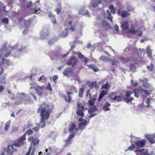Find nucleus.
<instances>
[{
  "mask_svg": "<svg viewBox=\"0 0 155 155\" xmlns=\"http://www.w3.org/2000/svg\"><path fill=\"white\" fill-rule=\"evenodd\" d=\"M52 109L49 105L44 102L40 105L38 109L37 112L40 113L41 117L39 125L41 128H43L46 126L45 120L49 117L50 113L52 111Z\"/></svg>",
  "mask_w": 155,
  "mask_h": 155,
  "instance_id": "1",
  "label": "nucleus"
},
{
  "mask_svg": "<svg viewBox=\"0 0 155 155\" xmlns=\"http://www.w3.org/2000/svg\"><path fill=\"white\" fill-rule=\"evenodd\" d=\"M143 89L142 88L138 87L134 89L133 92L130 91H127L125 93V97L124 99L126 103H128L133 100V98L130 97L133 93H134V95L137 97H138L139 96L141 95L143 96Z\"/></svg>",
  "mask_w": 155,
  "mask_h": 155,
  "instance_id": "2",
  "label": "nucleus"
},
{
  "mask_svg": "<svg viewBox=\"0 0 155 155\" xmlns=\"http://www.w3.org/2000/svg\"><path fill=\"white\" fill-rule=\"evenodd\" d=\"M28 140L31 143L28 152L25 155H34L36 148L35 147L38 145L39 140L37 137H35L33 136L29 137Z\"/></svg>",
  "mask_w": 155,
  "mask_h": 155,
  "instance_id": "3",
  "label": "nucleus"
},
{
  "mask_svg": "<svg viewBox=\"0 0 155 155\" xmlns=\"http://www.w3.org/2000/svg\"><path fill=\"white\" fill-rule=\"evenodd\" d=\"M49 56L51 60L59 59L60 60L66 57L68 53L66 54L62 55L59 51H52L49 53Z\"/></svg>",
  "mask_w": 155,
  "mask_h": 155,
  "instance_id": "4",
  "label": "nucleus"
},
{
  "mask_svg": "<svg viewBox=\"0 0 155 155\" xmlns=\"http://www.w3.org/2000/svg\"><path fill=\"white\" fill-rule=\"evenodd\" d=\"M77 105L76 114L78 116L81 117L78 120L79 121L81 122L83 120L82 118L84 115L83 111L86 110L87 108H85L81 104H78Z\"/></svg>",
  "mask_w": 155,
  "mask_h": 155,
  "instance_id": "5",
  "label": "nucleus"
},
{
  "mask_svg": "<svg viewBox=\"0 0 155 155\" xmlns=\"http://www.w3.org/2000/svg\"><path fill=\"white\" fill-rule=\"evenodd\" d=\"M26 140V134H25L15 141L13 143V145L18 147H22L26 143L25 142Z\"/></svg>",
  "mask_w": 155,
  "mask_h": 155,
  "instance_id": "6",
  "label": "nucleus"
},
{
  "mask_svg": "<svg viewBox=\"0 0 155 155\" xmlns=\"http://www.w3.org/2000/svg\"><path fill=\"white\" fill-rule=\"evenodd\" d=\"M4 64L8 66L11 64V63L9 60L5 59L4 58H2V61L0 63V76L2 75L4 72V69L2 67Z\"/></svg>",
  "mask_w": 155,
  "mask_h": 155,
  "instance_id": "7",
  "label": "nucleus"
},
{
  "mask_svg": "<svg viewBox=\"0 0 155 155\" xmlns=\"http://www.w3.org/2000/svg\"><path fill=\"white\" fill-rule=\"evenodd\" d=\"M15 147L13 143L12 145H8L6 151L8 154L12 155L14 152L17 151V149Z\"/></svg>",
  "mask_w": 155,
  "mask_h": 155,
  "instance_id": "8",
  "label": "nucleus"
},
{
  "mask_svg": "<svg viewBox=\"0 0 155 155\" xmlns=\"http://www.w3.org/2000/svg\"><path fill=\"white\" fill-rule=\"evenodd\" d=\"M89 61L88 59L87 58H85L84 60V63L85 65L87 66L89 68L92 69L95 72H97L99 71V69L95 65L91 64L90 65H87V64Z\"/></svg>",
  "mask_w": 155,
  "mask_h": 155,
  "instance_id": "9",
  "label": "nucleus"
},
{
  "mask_svg": "<svg viewBox=\"0 0 155 155\" xmlns=\"http://www.w3.org/2000/svg\"><path fill=\"white\" fill-rule=\"evenodd\" d=\"M146 141L145 140H139L135 141L134 143L137 147V149L138 148H141L143 147L145 145Z\"/></svg>",
  "mask_w": 155,
  "mask_h": 155,
  "instance_id": "10",
  "label": "nucleus"
},
{
  "mask_svg": "<svg viewBox=\"0 0 155 155\" xmlns=\"http://www.w3.org/2000/svg\"><path fill=\"white\" fill-rule=\"evenodd\" d=\"M44 88L43 86H38L37 87H34L37 94L40 96H42L43 95Z\"/></svg>",
  "mask_w": 155,
  "mask_h": 155,
  "instance_id": "11",
  "label": "nucleus"
},
{
  "mask_svg": "<svg viewBox=\"0 0 155 155\" xmlns=\"http://www.w3.org/2000/svg\"><path fill=\"white\" fill-rule=\"evenodd\" d=\"M115 93L112 92L109 95V98H111L114 101H117V102H119L122 101L121 96H115L113 97Z\"/></svg>",
  "mask_w": 155,
  "mask_h": 155,
  "instance_id": "12",
  "label": "nucleus"
},
{
  "mask_svg": "<svg viewBox=\"0 0 155 155\" xmlns=\"http://www.w3.org/2000/svg\"><path fill=\"white\" fill-rule=\"evenodd\" d=\"M117 13L118 15H119L120 14V16L123 18H125L127 17L130 15V13L127 12V11L123 10L122 12H121V10L120 9L118 10Z\"/></svg>",
  "mask_w": 155,
  "mask_h": 155,
  "instance_id": "13",
  "label": "nucleus"
},
{
  "mask_svg": "<svg viewBox=\"0 0 155 155\" xmlns=\"http://www.w3.org/2000/svg\"><path fill=\"white\" fill-rule=\"evenodd\" d=\"M77 61L76 58L74 56H72L68 61V65H71L73 67L76 64Z\"/></svg>",
  "mask_w": 155,
  "mask_h": 155,
  "instance_id": "14",
  "label": "nucleus"
},
{
  "mask_svg": "<svg viewBox=\"0 0 155 155\" xmlns=\"http://www.w3.org/2000/svg\"><path fill=\"white\" fill-rule=\"evenodd\" d=\"M87 124V121L86 120H84V121L80 123L78 125V129L81 130V131L84 130L85 127Z\"/></svg>",
  "mask_w": 155,
  "mask_h": 155,
  "instance_id": "15",
  "label": "nucleus"
},
{
  "mask_svg": "<svg viewBox=\"0 0 155 155\" xmlns=\"http://www.w3.org/2000/svg\"><path fill=\"white\" fill-rule=\"evenodd\" d=\"M68 24L69 25V28L70 31L72 32L76 30V24L75 23H72L71 21L68 22Z\"/></svg>",
  "mask_w": 155,
  "mask_h": 155,
  "instance_id": "16",
  "label": "nucleus"
},
{
  "mask_svg": "<svg viewBox=\"0 0 155 155\" xmlns=\"http://www.w3.org/2000/svg\"><path fill=\"white\" fill-rule=\"evenodd\" d=\"M75 127L76 126L73 123H70V127L68 129L69 132L70 133L73 132L74 129H75L74 130L75 131H77L78 130V129L75 128Z\"/></svg>",
  "mask_w": 155,
  "mask_h": 155,
  "instance_id": "17",
  "label": "nucleus"
},
{
  "mask_svg": "<svg viewBox=\"0 0 155 155\" xmlns=\"http://www.w3.org/2000/svg\"><path fill=\"white\" fill-rule=\"evenodd\" d=\"M108 91H107L103 90L102 91L101 93L100 94L98 98V101H100L102 98L106 95L107 94Z\"/></svg>",
  "mask_w": 155,
  "mask_h": 155,
  "instance_id": "18",
  "label": "nucleus"
},
{
  "mask_svg": "<svg viewBox=\"0 0 155 155\" xmlns=\"http://www.w3.org/2000/svg\"><path fill=\"white\" fill-rule=\"evenodd\" d=\"M62 5L60 3H58L57 5V6L54 11H55L57 14H60L61 12L62 9Z\"/></svg>",
  "mask_w": 155,
  "mask_h": 155,
  "instance_id": "19",
  "label": "nucleus"
},
{
  "mask_svg": "<svg viewBox=\"0 0 155 155\" xmlns=\"http://www.w3.org/2000/svg\"><path fill=\"white\" fill-rule=\"evenodd\" d=\"M2 75L0 76V82L2 84H5L6 83V76L7 75V74H5L2 76Z\"/></svg>",
  "mask_w": 155,
  "mask_h": 155,
  "instance_id": "20",
  "label": "nucleus"
},
{
  "mask_svg": "<svg viewBox=\"0 0 155 155\" xmlns=\"http://www.w3.org/2000/svg\"><path fill=\"white\" fill-rule=\"evenodd\" d=\"M101 3V0H93L92 2V5L93 7H96L99 4Z\"/></svg>",
  "mask_w": 155,
  "mask_h": 155,
  "instance_id": "21",
  "label": "nucleus"
},
{
  "mask_svg": "<svg viewBox=\"0 0 155 155\" xmlns=\"http://www.w3.org/2000/svg\"><path fill=\"white\" fill-rule=\"evenodd\" d=\"M110 87V84L108 83L107 81L103 85L101 86V89H105L106 90V91H108L109 90Z\"/></svg>",
  "mask_w": 155,
  "mask_h": 155,
  "instance_id": "22",
  "label": "nucleus"
},
{
  "mask_svg": "<svg viewBox=\"0 0 155 155\" xmlns=\"http://www.w3.org/2000/svg\"><path fill=\"white\" fill-rule=\"evenodd\" d=\"M111 105L108 102H106L103 106V109L104 111H107L110 110L109 107Z\"/></svg>",
  "mask_w": 155,
  "mask_h": 155,
  "instance_id": "23",
  "label": "nucleus"
},
{
  "mask_svg": "<svg viewBox=\"0 0 155 155\" xmlns=\"http://www.w3.org/2000/svg\"><path fill=\"white\" fill-rule=\"evenodd\" d=\"M121 27L123 30H125L128 28V24L127 21H124L121 25Z\"/></svg>",
  "mask_w": 155,
  "mask_h": 155,
  "instance_id": "24",
  "label": "nucleus"
},
{
  "mask_svg": "<svg viewBox=\"0 0 155 155\" xmlns=\"http://www.w3.org/2000/svg\"><path fill=\"white\" fill-rule=\"evenodd\" d=\"M49 17L51 18V21L54 24H57L56 20L54 15H53L51 13L49 15Z\"/></svg>",
  "mask_w": 155,
  "mask_h": 155,
  "instance_id": "25",
  "label": "nucleus"
},
{
  "mask_svg": "<svg viewBox=\"0 0 155 155\" xmlns=\"http://www.w3.org/2000/svg\"><path fill=\"white\" fill-rule=\"evenodd\" d=\"M146 137L151 143L153 144L155 142V140H154L152 136L148 135Z\"/></svg>",
  "mask_w": 155,
  "mask_h": 155,
  "instance_id": "26",
  "label": "nucleus"
},
{
  "mask_svg": "<svg viewBox=\"0 0 155 155\" xmlns=\"http://www.w3.org/2000/svg\"><path fill=\"white\" fill-rule=\"evenodd\" d=\"M97 109L95 106H93L90 107L88 110V112L90 114L94 112L96 110H97Z\"/></svg>",
  "mask_w": 155,
  "mask_h": 155,
  "instance_id": "27",
  "label": "nucleus"
},
{
  "mask_svg": "<svg viewBox=\"0 0 155 155\" xmlns=\"http://www.w3.org/2000/svg\"><path fill=\"white\" fill-rule=\"evenodd\" d=\"M89 87L91 89H93L94 87L95 88H98L99 87V86L97 84L96 82H94L90 84Z\"/></svg>",
  "mask_w": 155,
  "mask_h": 155,
  "instance_id": "28",
  "label": "nucleus"
},
{
  "mask_svg": "<svg viewBox=\"0 0 155 155\" xmlns=\"http://www.w3.org/2000/svg\"><path fill=\"white\" fill-rule=\"evenodd\" d=\"M96 101L95 98H92L88 101V103L89 105L90 106H94L95 103V101Z\"/></svg>",
  "mask_w": 155,
  "mask_h": 155,
  "instance_id": "29",
  "label": "nucleus"
},
{
  "mask_svg": "<svg viewBox=\"0 0 155 155\" xmlns=\"http://www.w3.org/2000/svg\"><path fill=\"white\" fill-rule=\"evenodd\" d=\"M101 24L103 26L105 27H109L110 25L109 22L105 20L103 21L102 22Z\"/></svg>",
  "mask_w": 155,
  "mask_h": 155,
  "instance_id": "30",
  "label": "nucleus"
},
{
  "mask_svg": "<svg viewBox=\"0 0 155 155\" xmlns=\"http://www.w3.org/2000/svg\"><path fill=\"white\" fill-rule=\"evenodd\" d=\"M11 123V121L9 120L5 124V130L6 131H8V130L10 126Z\"/></svg>",
  "mask_w": 155,
  "mask_h": 155,
  "instance_id": "31",
  "label": "nucleus"
},
{
  "mask_svg": "<svg viewBox=\"0 0 155 155\" xmlns=\"http://www.w3.org/2000/svg\"><path fill=\"white\" fill-rule=\"evenodd\" d=\"M68 34V28H65V30L64 31H63L62 33L61 36L62 37H65L67 36Z\"/></svg>",
  "mask_w": 155,
  "mask_h": 155,
  "instance_id": "32",
  "label": "nucleus"
},
{
  "mask_svg": "<svg viewBox=\"0 0 155 155\" xmlns=\"http://www.w3.org/2000/svg\"><path fill=\"white\" fill-rule=\"evenodd\" d=\"M107 14L108 15V16L107 17V18L108 20L112 22V18L113 17L111 16V15L110 13V12L108 10H107Z\"/></svg>",
  "mask_w": 155,
  "mask_h": 155,
  "instance_id": "33",
  "label": "nucleus"
},
{
  "mask_svg": "<svg viewBox=\"0 0 155 155\" xmlns=\"http://www.w3.org/2000/svg\"><path fill=\"white\" fill-rule=\"evenodd\" d=\"M38 80L40 82H45L47 81V78L44 75H42L39 78Z\"/></svg>",
  "mask_w": 155,
  "mask_h": 155,
  "instance_id": "34",
  "label": "nucleus"
},
{
  "mask_svg": "<svg viewBox=\"0 0 155 155\" xmlns=\"http://www.w3.org/2000/svg\"><path fill=\"white\" fill-rule=\"evenodd\" d=\"M143 97H146L148 95H150V93L148 90H144L143 89Z\"/></svg>",
  "mask_w": 155,
  "mask_h": 155,
  "instance_id": "35",
  "label": "nucleus"
},
{
  "mask_svg": "<svg viewBox=\"0 0 155 155\" xmlns=\"http://www.w3.org/2000/svg\"><path fill=\"white\" fill-rule=\"evenodd\" d=\"M84 90V88H81L80 89L79 92V96L80 97H83Z\"/></svg>",
  "mask_w": 155,
  "mask_h": 155,
  "instance_id": "36",
  "label": "nucleus"
},
{
  "mask_svg": "<svg viewBox=\"0 0 155 155\" xmlns=\"http://www.w3.org/2000/svg\"><path fill=\"white\" fill-rule=\"evenodd\" d=\"M147 67L150 71H153L154 70V67L152 63H151L149 65L147 66Z\"/></svg>",
  "mask_w": 155,
  "mask_h": 155,
  "instance_id": "37",
  "label": "nucleus"
},
{
  "mask_svg": "<svg viewBox=\"0 0 155 155\" xmlns=\"http://www.w3.org/2000/svg\"><path fill=\"white\" fill-rule=\"evenodd\" d=\"M109 9L110 10L111 12L114 14L115 13V8H114L113 5H110L109 6Z\"/></svg>",
  "mask_w": 155,
  "mask_h": 155,
  "instance_id": "38",
  "label": "nucleus"
},
{
  "mask_svg": "<svg viewBox=\"0 0 155 155\" xmlns=\"http://www.w3.org/2000/svg\"><path fill=\"white\" fill-rule=\"evenodd\" d=\"M71 133L69 135L68 137V144L70 143V140L73 138L74 136V132Z\"/></svg>",
  "mask_w": 155,
  "mask_h": 155,
  "instance_id": "39",
  "label": "nucleus"
},
{
  "mask_svg": "<svg viewBox=\"0 0 155 155\" xmlns=\"http://www.w3.org/2000/svg\"><path fill=\"white\" fill-rule=\"evenodd\" d=\"M2 21L4 24L7 25L9 21L8 19L7 18H4L2 19Z\"/></svg>",
  "mask_w": 155,
  "mask_h": 155,
  "instance_id": "40",
  "label": "nucleus"
},
{
  "mask_svg": "<svg viewBox=\"0 0 155 155\" xmlns=\"http://www.w3.org/2000/svg\"><path fill=\"white\" fill-rule=\"evenodd\" d=\"M135 148V145L134 144H131L130 146L128 147L127 149V150H133Z\"/></svg>",
  "mask_w": 155,
  "mask_h": 155,
  "instance_id": "41",
  "label": "nucleus"
},
{
  "mask_svg": "<svg viewBox=\"0 0 155 155\" xmlns=\"http://www.w3.org/2000/svg\"><path fill=\"white\" fill-rule=\"evenodd\" d=\"M129 31L131 33L133 34H135L137 32V31L134 30L133 28H130L129 29Z\"/></svg>",
  "mask_w": 155,
  "mask_h": 155,
  "instance_id": "42",
  "label": "nucleus"
},
{
  "mask_svg": "<svg viewBox=\"0 0 155 155\" xmlns=\"http://www.w3.org/2000/svg\"><path fill=\"white\" fill-rule=\"evenodd\" d=\"M77 54L78 55L79 58L81 59H83L85 57L84 55L82 54L81 53L79 52H78Z\"/></svg>",
  "mask_w": 155,
  "mask_h": 155,
  "instance_id": "43",
  "label": "nucleus"
},
{
  "mask_svg": "<svg viewBox=\"0 0 155 155\" xmlns=\"http://www.w3.org/2000/svg\"><path fill=\"white\" fill-rule=\"evenodd\" d=\"M130 70L134 71L135 69V67L133 64H130Z\"/></svg>",
  "mask_w": 155,
  "mask_h": 155,
  "instance_id": "44",
  "label": "nucleus"
},
{
  "mask_svg": "<svg viewBox=\"0 0 155 155\" xmlns=\"http://www.w3.org/2000/svg\"><path fill=\"white\" fill-rule=\"evenodd\" d=\"M100 60L104 61H107L108 58L106 56H102L100 58Z\"/></svg>",
  "mask_w": 155,
  "mask_h": 155,
  "instance_id": "45",
  "label": "nucleus"
},
{
  "mask_svg": "<svg viewBox=\"0 0 155 155\" xmlns=\"http://www.w3.org/2000/svg\"><path fill=\"white\" fill-rule=\"evenodd\" d=\"M147 53L148 57H152V53L150 48L147 49Z\"/></svg>",
  "mask_w": 155,
  "mask_h": 155,
  "instance_id": "46",
  "label": "nucleus"
},
{
  "mask_svg": "<svg viewBox=\"0 0 155 155\" xmlns=\"http://www.w3.org/2000/svg\"><path fill=\"white\" fill-rule=\"evenodd\" d=\"M33 131L29 129L27 130L26 133V134L28 135H31L33 134Z\"/></svg>",
  "mask_w": 155,
  "mask_h": 155,
  "instance_id": "47",
  "label": "nucleus"
},
{
  "mask_svg": "<svg viewBox=\"0 0 155 155\" xmlns=\"http://www.w3.org/2000/svg\"><path fill=\"white\" fill-rule=\"evenodd\" d=\"M39 129V126L38 127H35L33 128V130H34L36 132H37L38 131Z\"/></svg>",
  "mask_w": 155,
  "mask_h": 155,
  "instance_id": "48",
  "label": "nucleus"
},
{
  "mask_svg": "<svg viewBox=\"0 0 155 155\" xmlns=\"http://www.w3.org/2000/svg\"><path fill=\"white\" fill-rule=\"evenodd\" d=\"M47 89L49 90L50 91H52V89L51 87V85L50 83L48 84V86Z\"/></svg>",
  "mask_w": 155,
  "mask_h": 155,
  "instance_id": "49",
  "label": "nucleus"
},
{
  "mask_svg": "<svg viewBox=\"0 0 155 155\" xmlns=\"http://www.w3.org/2000/svg\"><path fill=\"white\" fill-rule=\"evenodd\" d=\"M131 82H132V84L133 86L136 87L138 85V83L136 82H134L133 80H131Z\"/></svg>",
  "mask_w": 155,
  "mask_h": 155,
  "instance_id": "50",
  "label": "nucleus"
},
{
  "mask_svg": "<svg viewBox=\"0 0 155 155\" xmlns=\"http://www.w3.org/2000/svg\"><path fill=\"white\" fill-rule=\"evenodd\" d=\"M58 77L57 75H54L53 77V80L54 82H56V80L58 79Z\"/></svg>",
  "mask_w": 155,
  "mask_h": 155,
  "instance_id": "51",
  "label": "nucleus"
},
{
  "mask_svg": "<svg viewBox=\"0 0 155 155\" xmlns=\"http://www.w3.org/2000/svg\"><path fill=\"white\" fill-rule=\"evenodd\" d=\"M63 74L66 76H68V70L67 68L64 71Z\"/></svg>",
  "mask_w": 155,
  "mask_h": 155,
  "instance_id": "52",
  "label": "nucleus"
},
{
  "mask_svg": "<svg viewBox=\"0 0 155 155\" xmlns=\"http://www.w3.org/2000/svg\"><path fill=\"white\" fill-rule=\"evenodd\" d=\"M61 97L62 99H64L66 102H67V97L66 96L65 94L62 95Z\"/></svg>",
  "mask_w": 155,
  "mask_h": 155,
  "instance_id": "53",
  "label": "nucleus"
},
{
  "mask_svg": "<svg viewBox=\"0 0 155 155\" xmlns=\"http://www.w3.org/2000/svg\"><path fill=\"white\" fill-rule=\"evenodd\" d=\"M112 65H116L117 61L116 59H113L112 60Z\"/></svg>",
  "mask_w": 155,
  "mask_h": 155,
  "instance_id": "54",
  "label": "nucleus"
},
{
  "mask_svg": "<svg viewBox=\"0 0 155 155\" xmlns=\"http://www.w3.org/2000/svg\"><path fill=\"white\" fill-rule=\"evenodd\" d=\"M145 150V149L144 148L142 149H138L137 150H136L135 151V153L137 152H142L143 151V150Z\"/></svg>",
  "mask_w": 155,
  "mask_h": 155,
  "instance_id": "55",
  "label": "nucleus"
},
{
  "mask_svg": "<svg viewBox=\"0 0 155 155\" xmlns=\"http://www.w3.org/2000/svg\"><path fill=\"white\" fill-rule=\"evenodd\" d=\"M11 51H10L9 52H8L7 54H5L4 56V57H8L9 56L10 54H11Z\"/></svg>",
  "mask_w": 155,
  "mask_h": 155,
  "instance_id": "56",
  "label": "nucleus"
},
{
  "mask_svg": "<svg viewBox=\"0 0 155 155\" xmlns=\"http://www.w3.org/2000/svg\"><path fill=\"white\" fill-rule=\"evenodd\" d=\"M150 99L149 98H147L146 101V103L147 104H150Z\"/></svg>",
  "mask_w": 155,
  "mask_h": 155,
  "instance_id": "57",
  "label": "nucleus"
},
{
  "mask_svg": "<svg viewBox=\"0 0 155 155\" xmlns=\"http://www.w3.org/2000/svg\"><path fill=\"white\" fill-rule=\"evenodd\" d=\"M97 114L96 113H94V114H91L89 116V118L90 119L92 117H94V116L96 115Z\"/></svg>",
  "mask_w": 155,
  "mask_h": 155,
  "instance_id": "58",
  "label": "nucleus"
},
{
  "mask_svg": "<svg viewBox=\"0 0 155 155\" xmlns=\"http://www.w3.org/2000/svg\"><path fill=\"white\" fill-rule=\"evenodd\" d=\"M4 90V88L3 86H0V93L3 91Z\"/></svg>",
  "mask_w": 155,
  "mask_h": 155,
  "instance_id": "59",
  "label": "nucleus"
},
{
  "mask_svg": "<svg viewBox=\"0 0 155 155\" xmlns=\"http://www.w3.org/2000/svg\"><path fill=\"white\" fill-rule=\"evenodd\" d=\"M54 42L52 40H50L49 41H48V45H51L53 42Z\"/></svg>",
  "mask_w": 155,
  "mask_h": 155,
  "instance_id": "60",
  "label": "nucleus"
},
{
  "mask_svg": "<svg viewBox=\"0 0 155 155\" xmlns=\"http://www.w3.org/2000/svg\"><path fill=\"white\" fill-rule=\"evenodd\" d=\"M70 92H68V103H69L71 101V98L70 97Z\"/></svg>",
  "mask_w": 155,
  "mask_h": 155,
  "instance_id": "61",
  "label": "nucleus"
},
{
  "mask_svg": "<svg viewBox=\"0 0 155 155\" xmlns=\"http://www.w3.org/2000/svg\"><path fill=\"white\" fill-rule=\"evenodd\" d=\"M48 149H46V150H45V152H46L47 153H46V154H44V155H50V153H48L47 152H48Z\"/></svg>",
  "mask_w": 155,
  "mask_h": 155,
  "instance_id": "62",
  "label": "nucleus"
},
{
  "mask_svg": "<svg viewBox=\"0 0 155 155\" xmlns=\"http://www.w3.org/2000/svg\"><path fill=\"white\" fill-rule=\"evenodd\" d=\"M31 94L33 96V98L35 99V100L36 101L37 99L36 96L32 93H31Z\"/></svg>",
  "mask_w": 155,
  "mask_h": 155,
  "instance_id": "63",
  "label": "nucleus"
},
{
  "mask_svg": "<svg viewBox=\"0 0 155 155\" xmlns=\"http://www.w3.org/2000/svg\"><path fill=\"white\" fill-rule=\"evenodd\" d=\"M91 47V45L90 43L88 44L87 46V48H89Z\"/></svg>",
  "mask_w": 155,
  "mask_h": 155,
  "instance_id": "64",
  "label": "nucleus"
}]
</instances>
